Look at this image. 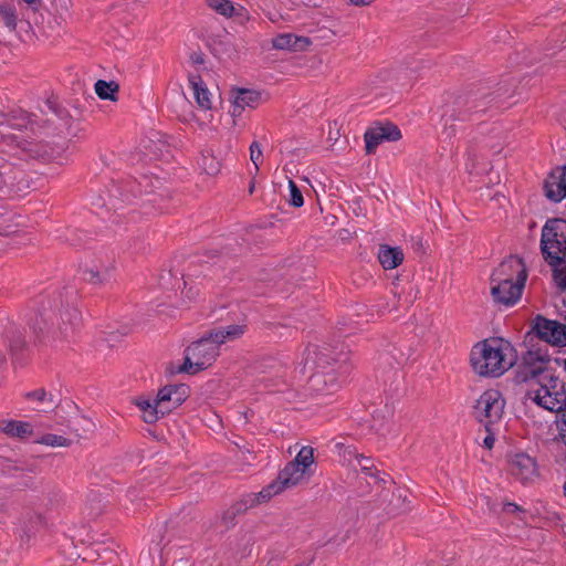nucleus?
<instances>
[{"label": "nucleus", "mask_w": 566, "mask_h": 566, "mask_svg": "<svg viewBox=\"0 0 566 566\" xmlns=\"http://www.w3.org/2000/svg\"><path fill=\"white\" fill-rule=\"evenodd\" d=\"M0 193L21 195L30 189V179L27 174L8 163L3 154L9 153L23 158L42 160H57L61 158V149H55L42 142H33L20 136L0 132Z\"/></svg>", "instance_id": "nucleus-1"}, {"label": "nucleus", "mask_w": 566, "mask_h": 566, "mask_svg": "<svg viewBox=\"0 0 566 566\" xmlns=\"http://www.w3.org/2000/svg\"><path fill=\"white\" fill-rule=\"evenodd\" d=\"M76 300L75 290L66 289L42 302L40 316L33 326L41 342L56 346L73 335L81 321Z\"/></svg>", "instance_id": "nucleus-2"}, {"label": "nucleus", "mask_w": 566, "mask_h": 566, "mask_svg": "<svg viewBox=\"0 0 566 566\" xmlns=\"http://www.w3.org/2000/svg\"><path fill=\"white\" fill-rule=\"evenodd\" d=\"M516 363L513 346L501 338L485 339L474 346L471 364L480 376L499 377Z\"/></svg>", "instance_id": "nucleus-3"}, {"label": "nucleus", "mask_w": 566, "mask_h": 566, "mask_svg": "<svg viewBox=\"0 0 566 566\" xmlns=\"http://www.w3.org/2000/svg\"><path fill=\"white\" fill-rule=\"evenodd\" d=\"M522 392L526 400L544 410L562 415L566 412V385L553 374L525 387Z\"/></svg>", "instance_id": "nucleus-4"}, {"label": "nucleus", "mask_w": 566, "mask_h": 566, "mask_svg": "<svg viewBox=\"0 0 566 566\" xmlns=\"http://www.w3.org/2000/svg\"><path fill=\"white\" fill-rule=\"evenodd\" d=\"M541 252L548 265L566 262V220L548 219L542 228Z\"/></svg>", "instance_id": "nucleus-5"}, {"label": "nucleus", "mask_w": 566, "mask_h": 566, "mask_svg": "<svg viewBox=\"0 0 566 566\" xmlns=\"http://www.w3.org/2000/svg\"><path fill=\"white\" fill-rule=\"evenodd\" d=\"M551 356L542 348L532 347L522 354L515 369L514 381L521 390L551 375Z\"/></svg>", "instance_id": "nucleus-6"}, {"label": "nucleus", "mask_w": 566, "mask_h": 566, "mask_svg": "<svg viewBox=\"0 0 566 566\" xmlns=\"http://www.w3.org/2000/svg\"><path fill=\"white\" fill-rule=\"evenodd\" d=\"M490 93L485 88H478L458 95L449 111V118L452 120H474L482 113L491 108Z\"/></svg>", "instance_id": "nucleus-7"}, {"label": "nucleus", "mask_w": 566, "mask_h": 566, "mask_svg": "<svg viewBox=\"0 0 566 566\" xmlns=\"http://www.w3.org/2000/svg\"><path fill=\"white\" fill-rule=\"evenodd\" d=\"M348 360L349 350L344 345H308L304 352V366L310 369L321 368L324 370L332 364L342 366Z\"/></svg>", "instance_id": "nucleus-8"}, {"label": "nucleus", "mask_w": 566, "mask_h": 566, "mask_svg": "<svg viewBox=\"0 0 566 566\" xmlns=\"http://www.w3.org/2000/svg\"><path fill=\"white\" fill-rule=\"evenodd\" d=\"M504 406L505 401L499 390H486L474 405V417L490 431V427L502 418Z\"/></svg>", "instance_id": "nucleus-9"}, {"label": "nucleus", "mask_w": 566, "mask_h": 566, "mask_svg": "<svg viewBox=\"0 0 566 566\" xmlns=\"http://www.w3.org/2000/svg\"><path fill=\"white\" fill-rule=\"evenodd\" d=\"M531 331L538 339L551 346L566 347V315L564 322H560L538 314L532 321Z\"/></svg>", "instance_id": "nucleus-10"}, {"label": "nucleus", "mask_w": 566, "mask_h": 566, "mask_svg": "<svg viewBox=\"0 0 566 566\" xmlns=\"http://www.w3.org/2000/svg\"><path fill=\"white\" fill-rule=\"evenodd\" d=\"M220 344L214 339L211 331L200 339L187 347L190 357L195 358L197 369H205L210 366L219 356Z\"/></svg>", "instance_id": "nucleus-11"}, {"label": "nucleus", "mask_w": 566, "mask_h": 566, "mask_svg": "<svg viewBox=\"0 0 566 566\" xmlns=\"http://www.w3.org/2000/svg\"><path fill=\"white\" fill-rule=\"evenodd\" d=\"M401 138L398 126L391 123H376L369 127L364 135L365 149L367 154H374L377 147L384 142H397Z\"/></svg>", "instance_id": "nucleus-12"}, {"label": "nucleus", "mask_w": 566, "mask_h": 566, "mask_svg": "<svg viewBox=\"0 0 566 566\" xmlns=\"http://www.w3.org/2000/svg\"><path fill=\"white\" fill-rule=\"evenodd\" d=\"M526 266L523 260L516 255H511L502 261L491 275V282H526Z\"/></svg>", "instance_id": "nucleus-13"}, {"label": "nucleus", "mask_w": 566, "mask_h": 566, "mask_svg": "<svg viewBox=\"0 0 566 566\" xmlns=\"http://www.w3.org/2000/svg\"><path fill=\"white\" fill-rule=\"evenodd\" d=\"M525 282H491V295L495 303L514 305L522 296Z\"/></svg>", "instance_id": "nucleus-14"}, {"label": "nucleus", "mask_w": 566, "mask_h": 566, "mask_svg": "<svg viewBox=\"0 0 566 566\" xmlns=\"http://www.w3.org/2000/svg\"><path fill=\"white\" fill-rule=\"evenodd\" d=\"M509 463L511 473L523 483L532 481L537 475L535 460L524 452L512 454Z\"/></svg>", "instance_id": "nucleus-15"}, {"label": "nucleus", "mask_w": 566, "mask_h": 566, "mask_svg": "<svg viewBox=\"0 0 566 566\" xmlns=\"http://www.w3.org/2000/svg\"><path fill=\"white\" fill-rule=\"evenodd\" d=\"M188 392L189 387L184 384L165 386L157 394V403L167 408V413H169L186 400Z\"/></svg>", "instance_id": "nucleus-16"}, {"label": "nucleus", "mask_w": 566, "mask_h": 566, "mask_svg": "<svg viewBox=\"0 0 566 566\" xmlns=\"http://www.w3.org/2000/svg\"><path fill=\"white\" fill-rule=\"evenodd\" d=\"M311 389L318 396L333 395L340 388V381L335 374L331 371H316L310 378Z\"/></svg>", "instance_id": "nucleus-17"}, {"label": "nucleus", "mask_w": 566, "mask_h": 566, "mask_svg": "<svg viewBox=\"0 0 566 566\" xmlns=\"http://www.w3.org/2000/svg\"><path fill=\"white\" fill-rule=\"evenodd\" d=\"M113 272V263L111 261H95L86 262L84 264L83 273L84 279L93 285L106 284Z\"/></svg>", "instance_id": "nucleus-18"}, {"label": "nucleus", "mask_w": 566, "mask_h": 566, "mask_svg": "<svg viewBox=\"0 0 566 566\" xmlns=\"http://www.w3.org/2000/svg\"><path fill=\"white\" fill-rule=\"evenodd\" d=\"M261 93L255 90L235 88L233 91L232 111L233 117L240 116L245 107L254 108L260 104Z\"/></svg>", "instance_id": "nucleus-19"}, {"label": "nucleus", "mask_w": 566, "mask_h": 566, "mask_svg": "<svg viewBox=\"0 0 566 566\" xmlns=\"http://www.w3.org/2000/svg\"><path fill=\"white\" fill-rule=\"evenodd\" d=\"M311 44L305 36H297L293 33H282L272 39V46L276 50L303 51Z\"/></svg>", "instance_id": "nucleus-20"}, {"label": "nucleus", "mask_w": 566, "mask_h": 566, "mask_svg": "<svg viewBox=\"0 0 566 566\" xmlns=\"http://www.w3.org/2000/svg\"><path fill=\"white\" fill-rule=\"evenodd\" d=\"M189 85L193 91L196 102L202 111H212L211 93L199 74L188 75Z\"/></svg>", "instance_id": "nucleus-21"}, {"label": "nucleus", "mask_w": 566, "mask_h": 566, "mask_svg": "<svg viewBox=\"0 0 566 566\" xmlns=\"http://www.w3.org/2000/svg\"><path fill=\"white\" fill-rule=\"evenodd\" d=\"M306 471L297 465L289 462L285 468L279 473L275 480L276 484L283 492L286 489L297 485L305 476Z\"/></svg>", "instance_id": "nucleus-22"}, {"label": "nucleus", "mask_w": 566, "mask_h": 566, "mask_svg": "<svg viewBox=\"0 0 566 566\" xmlns=\"http://www.w3.org/2000/svg\"><path fill=\"white\" fill-rule=\"evenodd\" d=\"M135 405L140 409L143 420L146 423H155L159 418L167 415V408L160 407V405L157 403V398L153 401L145 398H137Z\"/></svg>", "instance_id": "nucleus-23"}, {"label": "nucleus", "mask_w": 566, "mask_h": 566, "mask_svg": "<svg viewBox=\"0 0 566 566\" xmlns=\"http://www.w3.org/2000/svg\"><path fill=\"white\" fill-rule=\"evenodd\" d=\"M405 259L403 251L399 247L382 244L379 247L378 260L385 270L399 266Z\"/></svg>", "instance_id": "nucleus-24"}, {"label": "nucleus", "mask_w": 566, "mask_h": 566, "mask_svg": "<svg viewBox=\"0 0 566 566\" xmlns=\"http://www.w3.org/2000/svg\"><path fill=\"white\" fill-rule=\"evenodd\" d=\"M0 431L11 438L25 439L33 433L31 423L18 420H2L0 422Z\"/></svg>", "instance_id": "nucleus-25"}, {"label": "nucleus", "mask_w": 566, "mask_h": 566, "mask_svg": "<svg viewBox=\"0 0 566 566\" xmlns=\"http://www.w3.org/2000/svg\"><path fill=\"white\" fill-rule=\"evenodd\" d=\"M491 95L486 99L490 102V106L499 107L505 103L506 99L511 98L514 95L515 86L511 82H501L494 87L490 90L489 87H484Z\"/></svg>", "instance_id": "nucleus-26"}, {"label": "nucleus", "mask_w": 566, "mask_h": 566, "mask_svg": "<svg viewBox=\"0 0 566 566\" xmlns=\"http://www.w3.org/2000/svg\"><path fill=\"white\" fill-rule=\"evenodd\" d=\"M545 197L553 201L559 202L566 197V188L560 184V180L556 177V174H549L543 185Z\"/></svg>", "instance_id": "nucleus-27"}, {"label": "nucleus", "mask_w": 566, "mask_h": 566, "mask_svg": "<svg viewBox=\"0 0 566 566\" xmlns=\"http://www.w3.org/2000/svg\"><path fill=\"white\" fill-rule=\"evenodd\" d=\"M27 399L35 402L34 409L42 412L53 410L57 402L52 394H48L43 388L30 391L25 395Z\"/></svg>", "instance_id": "nucleus-28"}, {"label": "nucleus", "mask_w": 566, "mask_h": 566, "mask_svg": "<svg viewBox=\"0 0 566 566\" xmlns=\"http://www.w3.org/2000/svg\"><path fill=\"white\" fill-rule=\"evenodd\" d=\"M181 120L189 125L195 123L197 127L205 133H212L217 130V126L213 124V114L211 111H202V114L190 113L189 115H185Z\"/></svg>", "instance_id": "nucleus-29"}, {"label": "nucleus", "mask_w": 566, "mask_h": 566, "mask_svg": "<svg viewBox=\"0 0 566 566\" xmlns=\"http://www.w3.org/2000/svg\"><path fill=\"white\" fill-rule=\"evenodd\" d=\"M42 515L34 511L28 510L22 513L20 524L22 528V541H29L35 533V526L42 523Z\"/></svg>", "instance_id": "nucleus-30"}, {"label": "nucleus", "mask_w": 566, "mask_h": 566, "mask_svg": "<svg viewBox=\"0 0 566 566\" xmlns=\"http://www.w3.org/2000/svg\"><path fill=\"white\" fill-rule=\"evenodd\" d=\"M245 325H229L221 328L211 329V333L214 336V339L220 344V346L227 342L234 340L240 338L245 333Z\"/></svg>", "instance_id": "nucleus-31"}, {"label": "nucleus", "mask_w": 566, "mask_h": 566, "mask_svg": "<svg viewBox=\"0 0 566 566\" xmlns=\"http://www.w3.org/2000/svg\"><path fill=\"white\" fill-rule=\"evenodd\" d=\"M119 90V86L114 81L106 82L104 80H98L95 83V92L97 96L101 99H109V101H117V92Z\"/></svg>", "instance_id": "nucleus-32"}, {"label": "nucleus", "mask_w": 566, "mask_h": 566, "mask_svg": "<svg viewBox=\"0 0 566 566\" xmlns=\"http://www.w3.org/2000/svg\"><path fill=\"white\" fill-rule=\"evenodd\" d=\"M207 4L210 9L226 18L239 14L238 9L230 0H207Z\"/></svg>", "instance_id": "nucleus-33"}, {"label": "nucleus", "mask_w": 566, "mask_h": 566, "mask_svg": "<svg viewBox=\"0 0 566 566\" xmlns=\"http://www.w3.org/2000/svg\"><path fill=\"white\" fill-rule=\"evenodd\" d=\"M0 17L10 31L15 30L18 18L13 6L0 2Z\"/></svg>", "instance_id": "nucleus-34"}, {"label": "nucleus", "mask_w": 566, "mask_h": 566, "mask_svg": "<svg viewBox=\"0 0 566 566\" xmlns=\"http://www.w3.org/2000/svg\"><path fill=\"white\" fill-rule=\"evenodd\" d=\"M293 464L297 465L298 468L304 469V471H307V469L313 464L314 462V451L311 447H303L294 460L291 461Z\"/></svg>", "instance_id": "nucleus-35"}, {"label": "nucleus", "mask_w": 566, "mask_h": 566, "mask_svg": "<svg viewBox=\"0 0 566 566\" xmlns=\"http://www.w3.org/2000/svg\"><path fill=\"white\" fill-rule=\"evenodd\" d=\"M241 514L242 512L239 511L234 503L230 507L224 510L220 516V525L223 528V531L232 528L235 525L237 516Z\"/></svg>", "instance_id": "nucleus-36"}, {"label": "nucleus", "mask_w": 566, "mask_h": 566, "mask_svg": "<svg viewBox=\"0 0 566 566\" xmlns=\"http://www.w3.org/2000/svg\"><path fill=\"white\" fill-rule=\"evenodd\" d=\"M49 447H70L72 441L63 436L46 433L35 441Z\"/></svg>", "instance_id": "nucleus-37"}, {"label": "nucleus", "mask_w": 566, "mask_h": 566, "mask_svg": "<svg viewBox=\"0 0 566 566\" xmlns=\"http://www.w3.org/2000/svg\"><path fill=\"white\" fill-rule=\"evenodd\" d=\"M282 493L280 486L275 481L271 482L269 485L263 488L259 493H253L255 495V501L259 504L268 502L272 496Z\"/></svg>", "instance_id": "nucleus-38"}, {"label": "nucleus", "mask_w": 566, "mask_h": 566, "mask_svg": "<svg viewBox=\"0 0 566 566\" xmlns=\"http://www.w3.org/2000/svg\"><path fill=\"white\" fill-rule=\"evenodd\" d=\"M551 266L553 270V280H554L556 286L559 290L565 291L566 290V264H565V262L558 263L555 265H551Z\"/></svg>", "instance_id": "nucleus-39"}, {"label": "nucleus", "mask_w": 566, "mask_h": 566, "mask_svg": "<svg viewBox=\"0 0 566 566\" xmlns=\"http://www.w3.org/2000/svg\"><path fill=\"white\" fill-rule=\"evenodd\" d=\"M289 188H290V200L289 203L293 207L300 208L304 205V199L301 190L296 186V184L290 179L289 180Z\"/></svg>", "instance_id": "nucleus-40"}, {"label": "nucleus", "mask_w": 566, "mask_h": 566, "mask_svg": "<svg viewBox=\"0 0 566 566\" xmlns=\"http://www.w3.org/2000/svg\"><path fill=\"white\" fill-rule=\"evenodd\" d=\"M133 180L126 181L118 190H120V195L123 200L130 201L132 198L139 196L138 184H133Z\"/></svg>", "instance_id": "nucleus-41"}, {"label": "nucleus", "mask_w": 566, "mask_h": 566, "mask_svg": "<svg viewBox=\"0 0 566 566\" xmlns=\"http://www.w3.org/2000/svg\"><path fill=\"white\" fill-rule=\"evenodd\" d=\"M195 363V358L190 357L189 350L186 348L185 360L184 364L178 367V373L196 374L200 369H197V365Z\"/></svg>", "instance_id": "nucleus-42"}, {"label": "nucleus", "mask_w": 566, "mask_h": 566, "mask_svg": "<svg viewBox=\"0 0 566 566\" xmlns=\"http://www.w3.org/2000/svg\"><path fill=\"white\" fill-rule=\"evenodd\" d=\"M239 511L244 514L249 509L255 507L258 505L255 501V495L253 493L244 495L240 501L234 503Z\"/></svg>", "instance_id": "nucleus-43"}, {"label": "nucleus", "mask_w": 566, "mask_h": 566, "mask_svg": "<svg viewBox=\"0 0 566 566\" xmlns=\"http://www.w3.org/2000/svg\"><path fill=\"white\" fill-rule=\"evenodd\" d=\"M250 159L254 164L255 170H259V163L262 161V150L258 142L250 145Z\"/></svg>", "instance_id": "nucleus-44"}, {"label": "nucleus", "mask_w": 566, "mask_h": 566, "mask_svg": "<svg viewBox=\"0 0 566 566\" xmlns=\"http://www.w3.org/2000/svg\"><path fill=\"white\" fill-rule=\"evenodd\" d=\"M355 460L359 465L360 470L368 475H371V469L374 468V463L369 458L364 457L363 454L354 453Z\"/></svg>", "instance_id": "nucleus-45"}, {"label": "nucleus", "mask_w": 566, "mask_h": 566, "mask_svg": "<svg viewBox=\"0 0 566 566\" xmlns=\"http://www.w3.org/2000/svg\"><path fill=\"white\" fill-rule=\"evenodd\" d=\"M134 185L138 184V191L139 193H147L150 192L154 187V180L148 176H142L139 180L134 179Z\"/></svg>", "instance_id": "nucleus-46"}, {"label": "nucleus", "mask_w": 566, "mask_h": 566, "mask_svg": "<svg viewBox=\"0 0 566 566\" xmlns=\"http://www.w3.org/2000/svg\"><path fill=\"white\" fill-rule=\"evenodd\" d=\"M190 61L195 65H201L205 63V57L201 52H192L190 55Z\"/></svg>", "instance_id": "nucleus-47"}, {"label": "nucleus", "mask_w": 566, "mask_h": 566, "mask_svg": "<svg viewBox=\"0 0 566 566\" xmlns=\"http://www.w3.org/2000/svg\"><path fill=\"white\" fill-rule=\"evenodd\" d=\"M559 434L566 444V411L562 415L560 423H559Z\"/></svg>", "instance_id": "nucleus-48"}, {"label": "nucleus", "mask_w": 566, "mask_h": 566, "mask_svg": "<svg viewBox=\"0 0 566 566\" xmlns=\"http://www.w3.org/2000/svg\"><path fill=\"white\" fill-rule=\"evenodd\" d=\"M495 442L494 434L490 431H488V436L484 438L483 446L486 449H492Z\"/></svg>", "instance_id": "nucleus-49"}, {"label": "nucleus", "mask_w": 566, "mask_h": 566, "mask_svg": "<svg viewBox=\"0 0 566 566\" xmlns=\"http://www.w3.org/2000/svg\"><path fill=\"white\" fill-rule=\"evenodd\" d=\"M503 510L507 513H515L522 511V509L517 504L511 502L505 503Z\"/></svg>", "instance_id": "nucleus-50"}, {"label": "nucleus", "mask_w": 566, "mask_h": 566, "mask_svg": "<svg viewBox=\"0 0 566 566\" xmlns=\"http://www.w3.org/2000/svg\"><path fill=\"white\" fill-rule=\"evenodd\" d=\"M553 174H556V177L558 180H560V184L566 188V166L562 170L554 171Z\"/></svg>", "instance_id": "nucleus-51"}, {"label": "nucleus", "mask_w": 566, "mask_h": 566, "mask_svg": "<svg viewBox=\"0 0 566 566\" xmlns=\"http://www.w3.org/2000/svg\"><path fill=\"white\" fill-rule=\"evenodd\" d=\"M444 133L448 135V137H452L455 134L454 126L452 124L446 126Z\"/></svg>", "instance_id": "nucleus-52"}, {"label": "nucleus", "mask_w": 566, "mask_h": 566, "mask_svg": "<svg viewBox=\"0 0 566 566\" xmlns=\"http://www.w3.org/2000/svg\"><path fill=\"white\" fill-rule=\"evenodd\" d=\"M6 363V355L3 353L2 349H0V368L4 365Z\"/></svg>", "instance_id": "nucleus-53"}, {"label": "nucleus", "mask_w": 566, "mask_h": 566, "mask_svg": "<svg viewBox=\"0 0 566 566\" xmlns=\"http://www.w3.org/2000/svg\"><path fill=\"white\" fill-rule=\"evenodd\" d=\"M25 3H28L29 6H33V4H36L40 2V0H23Z\"/></svg>", "instance_id": "nucleus-54"}, {"label": "nucleus", "mask_w": 566, "mask_h": 566, "mask_svg": "<svg viewBox=\"0 0 566 566\" xmlns=\"http://www.w3.org/2000/svg\"><path fill=\"white\" fill-rule=\"evenodd\" d=\"M559 365L563 367L564 371L566 373V357L562 360V363Z\"/></svg>", "instance_id": "nucleus-55"}, {"label": "nucleus", "mask_w": 566, "mask_h": 566, "mask_svg": "<svg viewBox=\"0 0 566 566\" xmlns=\"http://www.w3.org/2000/svg\"><path fill=\"white\" fill-rule=\"evenodd\" d=\"M343 447H344V444H343L342 442H337V443H336V448H337V449H342Z\"/></svg>", "instance_id": "nucleus-56"}, {"label": "nucleus", "mask_w": 566, "mask_h": 566, "mask_svg": "<svg viewBox=\"0 0 566 566\" xmlns=\"http://www.w3.org/2000/svg\"><path fill=\"white\" fill-rule=\"evenodd\" d=\"M208 174L212 175L216 172V169L214 168H211L210 170H207Z\"/></svg>", "instance_id": "nucleus-57"}, {"label": "nucleus", "mask_w": 566, "mask_h": 566, "mask_svg": "<svg viewBox=\"0 0 566 566\" xmlns=\"http://www.w3.org/2000/svg\"><path fill=\"white\" fill-rule=\"evenodd\" d=\"M563 492H564V495L566 496V482L563 485Z\"/></svg>", "instance_id": "nucleus-58"}, {"label": "nucleus", "mask_w": 566, "mask_h": 566, "mask_svg": "<svg viewBox=\"0 0 566 566\" xmlns=\"http://www.w3.org/2000/svg\"><path fill=\"white\" fill-rule=\"evenodd\" d=\"M253 189H254V186H253V185H251V187H250V193H252V192H253Z\"/></svg>", "instance_id": "nucleus-59"}]
</instances>
